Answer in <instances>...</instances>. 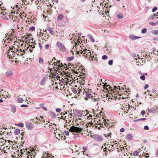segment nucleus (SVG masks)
<instances>
[{
    "instance_id": "1",
    "label": "nucleus",
    "mask_w": 158,
    "mask_h": 158,
    "mask_svg": "<svg viewBox=\"0 0 158 158\" xmlns=\"http://www.w3.org/2000/svg\"><path fill=\"white\" fill-rule=\"evenodd\" d=\"M85 99L86 100H88L89 99H91V101L93 102L98 101L99 99L98 98H95L94 96L92 95L91 93L87 92L85 94Z\"/></svg>"
},
{
    "instance_id": "2",
    "label": "nucleus",
    "mask_w": 158,
    "mask_h": 158,
    "mask_svg": "<svg viewBox=\"0 0 158 158\" xmlns=\"http://www.w3.org/2000/svg\"><path fill=\"white\" fill-rule=\"evenodd\" d=\"M0 17L1 18L4 20H8L9 19H10L11 15L10 13H6L3 11L0 12Z\"/></svg>"
},
{
    "instance_id": "3",
    "label": "nucleus",
    "mask_w": 158,
    "mask_h": 158,
    "mask_svg": "<svg viewBox=\"0 0 158 158\" xmlns=\"http://www.w3.org/2000/svg\"><path fill=\"white\" fill-rule=\"evenodd\" d=\"M83 130V128L81 127H79L73 126L70 127L69 131L76 133H81L82 131Z\"/></svg>"
},
{
    "instance_id": "4",
    "label": "nucleus",
    "mask_w": 158,
    "mask_h": 158,
    "mask_svg": "<svg viewBox=\"0 0 158 158\" xmlns=\"http://www.w3.org/2000/svg\"><path fill=\"white\" fill-rule=\"evenodd\" d=\"M91 136L97 142H102L103 140V137L98 134L92 135Z\"/></svg>"
},
{
    "instance_id": "5",
    "label": "nucleus",
    "mask_w": 158,
    "mask_h": 158,
    "mask_svg": "<svg viewBox=\"0 0 158 158\" xmlns=\"http://www.w3.org/2000/svg\"><path fill=\"white\" fill-rule=\"evenodd\" d=\"M57 47L61 51L65 52L66 50L64 44L62 42H57L56 44Z\"/></svg>"
},
{
    "instance_id": "6",
    "label": "nucleus",
    "mask_w": 158,
    "mask_h": 158,
    "mask_svg": "<svg viewBox=\"0 0 158 158\" xmlns=\"http://www.w3.org/2000/svg\"><path fill=\"white\" fill-rule=\"evenodd\" d=\"M83 112H84L83 111H81L77 109L73 110V114L75 116L80 117H81L83 114Z\"/></svg>"
},
{
    "instance_id": "7",
    "label": "nucleus",
    "mask_w": 158,
    "mask_h": 158,
    "mask_svg": "<svg viewBox=\"0 0 158 158\" xmlns=\"http://www.w3.org/2000/svg\"><path fill=\"white\" fill-rule=\"evenodd\" d=\"M26 128L29 130H31L33 128V126L32 123L27 122L25 124Z\"/></svg>"
},
{
    "instance_id": "8",
    "label": "nucleus",
    "mask_w": 158,
    "mask_h": 158,
    "mask_svg": "<svg viewBox=\"0 0 158 158\" xmlns=\"http://www.w3.org/2000/svg\"><path fill=\"white\" fill-rule=\"evenodd\" d=\"M60 60L56 62H54L53 63L56 66H58L59 68L63 67V64L60 62Z\"/></svg>"
},
{
    "instance_id": "9",
    "label": "nucleus",
    "mask_w": 158,
    "mask_h": 158,
    "mask_svg": "<svg viewBox=\"0 0 158 158\" xmlns=\"http://www.w3.org/2000/svg\"><path fill=\"white\" fill-rule=\"evenodd\" d=\"M129 37L132 40H136L141 38V37L135 36L133 35H131Z\"/></svg>"
},
{
    "instance_id": "10",
    "label": "nucleus",
    "mask_w": 158,
    "mask_h": 158,
    "mask_svg": "<svg viewBox=\"0 0 158 158\" xmlns=\"http://www.w3.org/2000/svg\"><path fill=\"white\" fill-rule=\"evenodd\" d=\"M50 116L53 119L55 118L56 117V114L52 111H50L48 112Z\"/></svg>"
},
{
    "instance_id": "11",
    "label": "nucleus",
    "mask_w": 158,
    "mask_h": 158,
    "mask_svg": "<svg viewBox=\"0 0 158 158\" xmlns=\"http://www.w3.org/2000/svg\"><path fill=\"white\" fill-rule=\"evenodd\" d=\"M10 106L11 107V111L13 113H15L16 110V107L14 106L11 104L10 105Z\"/></svg>"
},
{
    "instance_id": "12",
    "label": "nucleus",
    "mask_w": 158,
    "mask_h": 158,
    "mask_svg": "<svg viewBox=\"0 0 158 158\" xmlns=\"http://www.w3.org/2000/svg\"><path fill=\"white\" fill-rule=\"evenodd\" d=\"M126 137L127 139L128 140L130 141L132 139V138H133V136L132 134L129 133L127 135Z\"/></svg>"
},
{
    "instance_id": "13",
    "label": "nucleus",
    "mask_w": 158,
    "mask_h": 158,
    "mask_svg": "<svg viewBox=\"0 0 158 158\" xmlns=\"http://www.w3.org/2000/svg\"><path fill=\"white\" fill-rule=\"evenodd\" d=\"M46 76L43 78L40 82V85H44L45 84Z\"/></svg>"
},
{
    "instance_id": "14",
    "label": "nucleus",
    "mask_w": 158,
    "mask_h": 158,
    "mask_svg": "<svg viewBox=\"0 0 158 158\" xmlns=\"http://www.w3.org/2000/svg\"><path fill=\"white\" fill-rule=\"evenodd\" d=\"M20 130L19 129L17 128L14 130V133L15 135H17L20 133Z\"/></svg>"
},
{
    "instance_id": "15",
    "label": "nucleus",
    "mask_w": 158,
    "mask_h": 158,
    "mask_svg": "<svg viewBox=\"0 0 158 158\" xmlns=\"http://www.w3.org/2000/svg\"><path fill=\"white\" fill-rule=\"evenodd\" d=\"M158 16V13H157L155 14L150 15L149 17V19H154L155 17Z\"/></svg>"
},
{
    "instance_id": "16",
    "label": "nucleus",
    "mask_w": 158,
    "mask_h": 158,
    "mask_svg": "<svg viewBox=\"0 0 158 158\" xmlns=\"http://www.w3.org/2000/svg\"><path fill=\"white\" fill-rule=\"evenodd\" d=\"M6 74L7 77H10L12 75V71L11 70H10L6 72Z\"/></svg>"
},
{
    "instance_id": "17",
    "label": "nucleus",
    "mask_w": 158,
    "mask_h": 158,
    "mask_svg": "<svg viewBox=\"0 0 158 158\" xmlns=\"http://www.w3.org/2000/svg\"><path fill=\"white\" fill-rule=\"evenodd\" d=\"M74 57L73 56H72L71 57H68L66 58V60L69 62L71 61L74 58Z\"/></svg>"
},
{
    "instance_id": "18",
    "label": "nucleus",
    "mask_w": 158,
    "mask_h": 158,
    "mask_svg": "<svg viewBox=\"0 0 158 158\" xmlns=\"http://www.w3.org/2000/svg\"><path fill=\"white\" fill-rule=\"evenodd\" d=\"M88 52V53L86 54V55L87 56H90L91 57L93 56H94V52H92V53H91L89 51V50H87Z\"/></svg>"
},
{
    "instance_id": "19",
    "label": "nucleus",
    "mask_w": 158,
    "mask_h": 158,
    "mask_svg": "<svg viewBox=\"0 0 158 158\" xmlns=\"http://www.w3.org/2000/svg\"><path fill=\"white\" fill-rule=\"evenodd\" d=\"M64 17V16L62 14H60L57 17V19L58 20H61L63 19Z\"/></svg>"
},
{
    "instance_id": "20",
    "label": "nucleus",
    "mask_w": 158,
    "mask_h": 158,
    "mask_svg": "<svg viewBox=\"0 0 158 158\" xmlns=\"http://www.w3.org/2000/svg\"><path fill=\"white\" fill-rule=\"evenodd\" d=\"M151 32L152 33V34H153L154 35H158V30H152L151 31Z\"/></svg>"
},
{
    "instance_id": "21",
    "label": "nucleus",
    "mask_w": 158,
    "mask_h": 158,
    "mask_svg": "<svg viewBox=\"0 0 158 158\" xmlns=\"http://www.w3.org/2000/svg\"><path fill=\"white\" fill-rule=\"evenodd\" d=\"M23 102V98H19L17 99V102L19 103H22Z\"/></svg>"
},
{
    "instance_id": "22",
    "label": "nucleus",
    "mask_w": 158,
    "mask_h": 158,
    "mask_svg": "<svg viewBox=\"0 0 158 158\" xmlns=\"http://www.w3.org/2000/svg\"><path fill=\"white\" fill-rule=\"evenodd\" d=\"M79 120H81V119L80 118H76V120L75 121V122L77 123V124H76L77 126H78L79 123H81V121H78Z\"/></svg>"
},
{
    "instance_id": "23",
    "label": "nucleus",
    "mask_w": 158,
    "mask_h": 158,
    "mask_svg": "<svg viewBox=\"0 0 158 158\" xmlns=\"http://www.w3.org/2000/svg\"><path fill=\"white\" fill-rule=\"evenodd\" d=\"M147 120V118H139L137 119L134 120V122H138L140 121H145Z\"/></svg>"
},
{
    "instance_id": "24",
    "label": "nucleus",
    "mask_w": 158,
    "mask_h": 158,
    "mask_svg": "<svg viewBox=\"0 0 158 158\" xmlns=\"http://www.w3.org/2000/svg\"><path fill=\"white\" fill-rule=\"evenodd\" d=\"M47 30L49 31L50 32L51 35H53V31L52 29L50 28V27H48V28H47Z\"/></svg>"
},
{
    "instance_id": "25",
    "label": "nucleus",
    "mask_w": 158,
    "mask_h": 158,
    "mask_svg": "<svg viewBox=\"0 0 158 158\" xmlns=\"http://www.w3.org/2000/svg\"><path fill=\"white\" fill-rule=\"evenodd\" d=\"M155 109L153 108H151L148 110V111L150 113H155Z\"/></svg>"
},
{
    "instance_id": "26",
    "label": "nucleus",
    "mask_w": 158,
    "mask_h": 158,
    "mask_svg": "<svg viewBox=\"0 0 158 158\" xmlns=\"http://www.w3.org/2000/svg\"><path fill=\"white\" fill-rule=\"evenodd\" d=\"M16 125L21 127H24L23 123H19L16 124Z\"/></svg>"
},
{
    "instance_id": "27",
    "label": "nucleus",
    "mask_w": 158,
    "mask_h": 158,
    "mask_svg": "<svg viewBox=\"0 0 158 158\" xmlns=\"http://www.w3.org/2000/svg\"><path fill=\"white\" fill-rule=\"evenodd\" d=\"M39 62L40 64H43V63L44 60L42 57H40L39 58Z\"/></svg>"
},
{
    "instance_id": "28",
    "label": "nucleus",
    "mask_w": 158,
    "mask_h": 158,
    "mask_svg": "<svg viewBox=\"0 0 158 158\" xmlns=\"http://www.w3.org/2000/svg\"><path fill=\"white\" fill-rule=\"evenodd\" d=\"M139 153V151L138 150H137L136 151H135L133 153V155L134 156H136L138 155Z\"/></svg>"
},
{
    "instance_id": "29",
    "label": "nucleus",
    "mask_w": 158,
    "mask_h": 158,
    "mask_svg": "<svg viewBox=\"0 0 158 158\" xmlns=\"http://www.w3.org/2000/svg\"><path fill=\"white\" fill-rule=\"evenodd\" d=\"M132 56L135 58L136 56H137L138 58H139V56L138 55H137V56L136 55V54L135 53H133L131 55Z\"/></svg>"
},
{
    "instance_id": "30",
    "label": "nucleus",
    "mask_w": 158,
    "mask_h": 158,
    "mask_svg": "<svg viewBox=\"0 0 158 158\" xmlns=\"http://www.w3.org/2000/svg\"><path fill=\"white\" fill-rule=\"evenodd\" d=\"M147 29L146 28L143 29L141 31V33L142 34H144L147 32Z\"/></svg>"
},
{
    "instance_id": "31",
    "label": "nucleus",
    "mask_w": 158,
    "mask_h": 158,
    "mask_svg": "<svg viewBox=\"0 0 158 158\" xmlns=\"http://www.w3.org/2000/svg\"><path fill=\"white\" fill-rule=\"evenodd\" d=\"M149 24L150 25H151L153 26H155L157 25V24H156V22L154 23V22H150L149 23Z\"/></svg>"
},
{
    "instance_id": "32",
    "label": "nucleus",
    "mask_w": 158,
    "mask_h": 158,
    "mask_svg": "<svg viewBox=\"0 0 158 158\" xmlns=\"http://www.w3.org/2000/svg\"><path fill=\"white\" fill-rule=\"evenodd\" d=\"M117 17L118 18L121 19L123 17V15L122 14H119L117 15Z\"/></svg>"
},
{
    "instance_id": "33",
    "label": "nucleus",
    "mask_w": 158,
    "mask_h": 158,
    "mask_svg": "<svg viewBox=\"0 0 158 158\" xmlns=\"http://www.w3.org/2000/svg\"><path fill=\"white\" fill-rule=\"evenodd\" d=\"M140 78L143 81L145 79V77L143 74L140 76Z\"/></svg>"
},
{
    "instance_id": "34",
    "label": "nucleus",
    "mask_w": 158,
    "mask_h": 158,
    "mask_svg": "<svg viewBox=\"0 0 158 158\" xmlns=\"http://www.w3.org/2000/svg\"><path fill=\"white\" fill-rule=\"evenodd\" d=\"M112 134L111 132H109L107 134H105L104 135L106 137H110Z\"/></svg>"
},
{
    "instance_id": "35",
    "label": "nucleus",
    "mask_w": 158,
    "mask_h": 158,
    "mask_svg": "<svg viewBox=\"0 0 158 158\" xmlns=\"http://www.w3.org/2000/svg\"><path fill=\"white\" fill-rule=\"evenodd\" d=\"M113 60H111L109 61L108 63V64L110 65H111L113 64Z\"/></svg>"
},
{
    "instance_id": "36",
    "label": "nucleus",
    "mask_w": 158,
    "mask_h": 158,
    "mask_svg": "<svg viewBox=\"0 0 158 158\" xmlns=\"http://www.w3.org/2000/svg\"><path fill=\"white\" fill-rule=\"evenodd\" d=\"M108 58L107 56L106 55H104L102 57V59L103 60H106Z\"/></svg>"
},
{
    "instance_id": "37",
    "label": "nucleus",
    "mask_w": 158,
    "mask_h": 158,
    "mask_svg": "<svg viewBox=\"0 0 158 158\" xmlns=\"http://www.w3.org/2000/svg\"><path fill=\"white\" fill-rule=\"evenodd\" d=\"M35 28L34 26H32L30 28L29 30L31 31H33L35 30Z\"/></svg>"
},
{
    "instance_id": "38",
    "label": "nucleus",
    "mask_w": 158,
    "mask_h": 158,
    "mask_svg": "<svg viewBox=\"0 0 158 158\" xmlns=\"http://www.w3.org/2000/svg\"><path fill=\"white\" fill-rule=\"evenodd\" d=\"M114 89L115 90H117L118 89L120 90V87L119 86H114Z\"/></svg>"
},
{
    "instance_id": "39",
    "label": "nucleus",
    "mask_w": 158,
    "mask_h": 158,
    "mask_svg": "<svg viewBox=\"0 0 158 158\" xmlns=\"http://www.w3.org/2000/svg\"><path fill=\"white\" fill-rule=\"evenodd\" d=\"M87 50H88L86 49H84L83 51L81 52V54H85V52H86L88 53V51Z\"/></svg>"
},
{
    "instance_id": "40",
    "label": "nucleus",
    "mask_w": 158,
    "mask_h": 158,
    "mask_svg": "<svg viewBox=\"0 0 158 158\" xmlns=\"http://www.w3.org/2000/svg\"><path fill=\"white\" fill-rule=\"evenodd\" d=\"M72 92L73 93L75 94L77 93V91L75 88H74L73 89Z\"/></svg>"
},
{
    "instance_id": "41",
    "label": "nucleus",
    "mask_w": 158,
    "mask_h": 158,
    "mask_svg": "<svg viewBox=\"0 0 158 158\" xmlns=\"http://www.w3.org/2000/svg\"><path fill=\"white\" fill-rule=\"evenodd\" d=\"M91 59L92 60H95L97 61V57L96 56H94L91 57Z\"/></svg>"
},
{
    "instance_id": "42",
    "label": "nucleus",
    "mask_w": 158,
    "mask_h": 158,
    "mask_svg": "<svg viewBox=\"0 0 158 158\" xmlns=\"http://www.w3.org/2000/svg\"><path fill=\"white\" fill-rule=\"evenodd\" d=\"M157 9V8L156 7H155L153 8L152 10V11L154 12Z\"/></svg>"
},
{
    "instance_id": "43",
    "label": "nucleus",
    "mask_w": 158,
    "mask_h": 158,
    "mask_svg": "<svg viewBox=\"0 0 158 158\" xmlns=\"http://www.w3.org/2000/svg\"><path fill=\"white\" fill-rule=\"evenodd\" d=\"M56 111L57 112H60L61 111V109L59 108L56 109Z\"/></svg>"
},
{
    "instance_id": "44",
    "label": "nucleus",
    "mask_w": 158,
    "mask_h": 158,
    "mask_svg": "<svg viewBox=\"0 0 158 158\" xmlns=\"http://www.w3.org/2000/svg\"><path fill=\"white\" fill-rule=\"evenodd\" d=\"M64 133L65 134V135H66L68 136V135H69V133L68 131H64Z\"/></svg>"
},
{
    "instance_id": "45",
    "label": "nucleus",
    "mask_w": 158,
    "mask_h": 158,
    "mask_svg": "<svg viewBox=\"0 0 158 158\" xmlns=\"http://www.w3.org/2000/svg\"><path fill=\"white\" fill-rule=\"evenodd\" d=\"M28 106L27 105L22 104L21 105V107H27Z\"/></svg>"
},
{
    "instance_id": "46",
    "label": "nucleus",
    "mask_w": 158,
    "mask_h": 158,
    "mask_svg": "<svg viewBox=\"0 0 158 158\" xmlns=\"http://www.w3.org/2000/svg\"><path fill=\"white\" fill-rule=\"evenodd\" d=\"M89 39L92 42H94L95 41L94 39L93 38L92 36H91V37L89 38Z\"/></svg>"
},
{
    "instance_id": "47",
    "label": "nucleus",
    "mask_w": 158,
    "mask_h": 158,
    "mask_svg": "<svg viewBox=\"0 0 158 158\" xmlns=\"http://www.w3.org/2000/svg\"><path fill=\"white\" fill-rule=\"evenodd\" d=\"M144 129L145 130H148L149 129V127L147 125L144 126Z\"/></svg>"
},
{
    "instance_id": "48",
    "label": "nucleus",
    "mask_w": 158,
    "mask_h": 158,
    "mask_svg": "<svg viewBox=\"0 0 158 158\" xmlns=\"http://www.w3.org/2000/svg\"><path fill=\"white\" fill-rule=\"evenodd\" d=\"M110 121L109 120H107V122L106 123V126H108V125L110 124Z\"/></svg>"
},
{
    "instance_id": "49",
    "label": "nucleus",
    "mask_w": 158,
    "mask_h": 158,
    "mask_svg": "<svg viewBox=\"0 0 158 158\" xmlns=\"http://www.w3.org/2000/svg\"><path fill=\"white\" fill-rule=\"evenodd\" d=\"M141 114L142 115H144L145 114L146 112L144 110H143L141 112Z\"/></svg>"
},
{
    "instance_id": "50",
    "label": "nucleus",
    "mask_w": 158,
    "mask_h": 158,
    "mask_svg": "<svg viewBox=\"0 0 158 158\" xmlns=\"http://www.w3.org/2000/svg\"><path fill=\"white\" fill-rule=\"evenodd\" d=\"M125 131V129L123 127L120 130V131L121 132H124Z\"/></svg>"
},
{
    "instance_id": "51",
    "label": "nucleus",
    "mask_w": 158,
    "mask_h": 158,
    "mask_svg": "<svg viewBox=\"0 0 158 158\" xmlns=\"http://www.w3.org/2000/svg\"><path fill=\"white\" fill-rule=\"evenodd\" d=\"M56 74H53L52 75V77L53 78H56Z\"/></svg>"
},
{
    "instance_id": "52",
    "label": "nucleus",
    "mask_w": 158,
    "mask_h": 158,
    "mask_svg": "<svg viewBox=\"0 0 158 158\" xmlns=\"http://www.w3.org/2000/svg\"><path fill=\"white\" fill-rule=\"evenodd\" d=\"M49 45L48 44H46L45 46V49H48L49 48Z\"/></svg>"
},
{
    "instance_id": "53",
    "label": "nucleus",
    "mask_w": 158,
    "mask_h": 158,
    "mask_svg": "<svg viewBox=\"0 0 158 158\" xmlns=\"http://www.w3.org/2000/svg\"><path fill=\"white\" fill-rule=\"evenodd\" d=\"M41 108L47 111L48 110L47 108L45 106H43L41 107Z\"/></svg>"
},
{
    "instance_id": "54",
    "label": "nucleus",
    "mask_w": 158,
    "mask_h": 158,
    "mask_svg": "<svg viewBox=\"0 0 158 158\" xmlns=\"http://www.w3.org/2000/svg\"><path fill=\"white\" fill-rule=\"evenodd\" d=\"M149 85L148 84H146L145 85L144 89H147Z\"/></svg>"
},
{
    "instance_id": "55",
    "label": "nucleus",
    "mask_w": 158,
    "mask_h": 158,
    "mask_svg": "<svg viewBox=\"0 0 158 158\" xmlns=\"http://www.w3.org/2000/svg\"><path fill=\"white\" fill-rule=\"evenodd\" d=\"M107 120H106V119H105L103 121V122L104 123V126H105L106 125V123L107 122Z\"/></svg>"
},
{
    "instance_id": "56",
    "label": "nucleus",
    "mask_w": 158,
    "mask_h": 158,
    "mask_svg": "<svg viewBox=\"0 0 158 158\" xmlns=\"http://www.w3.org/2000/svg\"><path fill=\"white\" fill-rule=\"evenodd\" d=\"M39 47H40V49L41 50L42 49V46L41 44L40 43H39Z\"/></svg>"
},
{
    "instance_id": "57",
    "label": "nucleus",
    "mask_w": 158,
    "mask_h": 158,
    "mask_svg": "<svg viewBox=\"0 0 158 158\" xmlns=\"http://www.w3.org/2000/svg\"><path fill=\"white\" fill-rule=\"evenodd\" d=\"M103 3H104L105 4V6H104V7H105L108 4V3H107L105 2V0H104V1L102 2Z\"/></svg>"
},
{
    "instance_id": "58",
    "label": "nucleus",
    "mask_w": 158,
    "mask_h": 158,
    "mask_svg": "<svg viewBox=\"0 0 158 158\" xmlns=\"http://www.w3.org/2000/svg\"><path fill=\"white\" fill-rule=\"evenodd\" d=\"M83 149L85 151H86L87 150V148L86 147L84 146L83 148Z\"/></svg>"
},
{
    "instance_id": "59",
    "label": "nucleus",
    "mask_w": 158,
    "mask_h": 158,
    "mask_svg": "<svg viewBox=\"0 0 158 158\" xmlns=\"http://www.w3.org/2000/svg\"><path fill=\"white\" fill-rule=\"evenodd\" d=\"M67 114V112H65V113H63V112H61V115H62V116H63H63H64L66 114Z\"/></svg>"
},
{
    "instance_id": "60",
    "label": "nucleus",
    "mask_w": 158,
    "mask_h": 158,
    "mask_svg": "<svg viewBox=\"0 0 158 158\" xmlns=\"http://www.w3.org/2000/svg\"><path fill=\"white\" fill-rule=\"evenodd\" d=\"M104 152H105L106 153L107 152V151L106 148H104Z\"/></svg>"
},
{
    "instance_id": "61",
    "label": "nucleus",
    "mask_w": 158,
    "mask_h": 158,
    "mask_svg": "<svg viewBox=\"0 0 158 158\" xmlns=\"http://www.w3.org/2000/svg\"><path fill=\"white\" fill-rule=\"evenodd\" d=\"M58 135H59V136H61V140H62V138H63V136H64V137H65L64 136H63L62 135H61L60 134H59Z\"/></svg>"
},
{
    "instance_id": "62",
    "label": "nucleus",
    "mask_w": 158,
    "mask_h": 158,
    "mask_svg": "<svg viewBox=\"0 0 158 158\" xmlns=\"http://www.w3.org/2000/svg\"><path fill=\"white\" fill-rule=\"evenodd\" d=\"M143 75L145 77V76H147L148 75V73H143Z\"/></svg>"
},
{
    "instance_id": "63",
    "label": "nucleus",
    "mask_w": 158,
    "mask_h": 158,
    "mask_svg": "<svg viewBox=\"0 0 158 158\" xmlns=\"http://www.w3.org/2000/svg\"><path fill=\"white\" fill-rule=\"evenodd\" d=\"M138 73L139 74L142 75L143 73L140 71H139Z\"/></svg>"
},
{
    "instance_id": "64",
    "label": "nucleus",
    "mask_w": 158,
    "mask_h": 158,
    "mask_svg": "<svg viewBox=\"0 0 158 158\" xmlns=\"http://www.w3.org/2000/svg\"><path fill=\"white\" fill-rule=\"evenodd\" d=\"M156 155H158V148L157 149V150L156 151Z\"/></svg>"
}]
</instances>
